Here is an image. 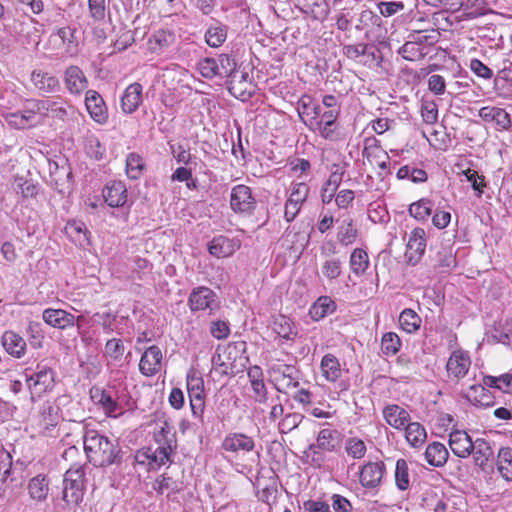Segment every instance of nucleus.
I'll return each mask as SVG.
<instances>
[{
  "instance_id": "obj_38",
  "label": "nucleus",
  "mask_w": 512,
  "mask_h": 512,
  "mask_svg": "<svg viewBox=\"0 0 512 512\" xmlns=\"http://www.w3.org/2000/svg\"><path fill=\"white\" fill-rule=\"evenodd\" d=\"M320 368L322 375L330 382L337 381L342 375L340 362L333 354L324 355L321 360Z\"/></svg>"
},
{
  "instance_id": "obj_35",
  "label": "nucleus",
  "mask_w": 512,
  "mask_h": 512,
  "mask_svg": "<svg viewBox=\"0 0 512 512\" xmlns=\"http://www.w3.org/2000/svg\"><path fill=\"white\" fill-rule=\"evenodd\" d=\"M227 25L217 22L210 25L205 31V42L211 48H219L227 39Z\"/></svg>"
},
{
  "instance_id": "obj_10",
  "label": "nucleus",
  "mask_w": 512,
  "mask_h": 512,
  "mask_svg": "<svg viewBox=\"0 0 512 512\" xmlns=\"http://www.w3.org/2000/svg\"><path fill=\"white\" fill-rule=\"evenodd\" d=\"M426 249L425 231L415 228L411 231L406 245L405 259L409 265L415 266L422 259Z\"/></svg>"
},
{
  "instance_id": "obj_60",
  "label": "nucleus",
  "mask_w": 512,
  "mask_h": 512,
  "mask_svg": "<svg viewBox=\"0 0 512 512\" xmlns=\"http://www.w3.org/2000/svg\"><path fill=\"white\" fill-rule=\"evenodd\" d=\"M13 189L24 199L34 198L38 194V186L31 181L24 180L23 178L15 179Z\"/></svg>"
},
{
  "instance_id": "obj_17",
  "label": "nucleus",
  "mask_w": 512,
  "mask_h": 512,
  "mask_svg": "<svg viewBox=\"0 0 512 512\" xmlns=\"http://www.w3.org/2000/svg\"><path fill=\"white\" fill-rule=\"evenodd\" d=\"M63 81L67 91L72 95H80L88 87L86 75L82 69L76 65L68 66L65 69Z\"/></svg>"
},
{
  "instance_id": "obj_48",
  "label": "nucleus",
  "mask_w": 512,
  "mask_h": 512,
  "mask_svg": "<svg viewBox=\"0 0 512 512\" xmlns=\"http://www.w3.org/2000/svg\"><path fill=\"white\" fill-rule=\"evenodd\" d=\"M306 126L315 132H318L321 137H323L326 140L329 141H336L339 139V132L337 130L336 123H318V120L316 121L311 120L310 123H306Z\"/></svg>"
},
{
  "instance_id": "obj_47",
  "label": "nucleus",
  "mask_w": 512,
  "mask_h": 512,
  "mask_svg": "<svg viewBox=\"0 0 512 512\" xmlns=\"http://www.w3.org/2000/svg\"><path fill=\"white\" fill-rule=\"evenodd\" d=\"M433 202L428 198H422L409 206V214L418 221H426L432 213Z\"/></svg>"
},
{
  "instance_id": "obj_8",
  "label": "nucleus",
  "mask_w": 512,
  "mask_h": 512,
  "mask_svg": "<svg viewBox=\"0 0 512 512\" xmlns=\"http://www.w3.org/2000/svg\"><path fill=\"white\" fill-rule=\"evenodd\" d=\"M309 186L304 183H296L291 188V193L285 203L284 217L287 222L293 221L299 213L303 203L309 194Z\"/></svg>"
},
{
  "instance_id": "obj_16",
  "label": "nucleus",
  "mask_w": 512,
  "mask_h": 512,
  "mask_svg": "<svg viewBox=\"0 0 512 512\" xmlns=\"http://www.w3.org/2000/svg\"><path fill=\"white\" fill-rule=\"evenodd\" d=\"M36 111L33 108V100L28 101L25 109L13 113H7L5 121L7 124L15 129H28L34 127L36 121Z\"/></svg>"
},
{
  "instance_id": "obj_2",
  "label": "nucleus",
  "mask_w": 512,
  "mask_h": 512,
  "mask_svg": "<svg viewBox=\"0 0 512 512\" xmlns=\"http://www.w3.org/2000/svg\"><path fill=\"white\" fill-rule=\"evenodd\" d=\"M24 376L32 395L41 396L43 393L51 391L55 384V373L46 364L39 363L35 369L26 368Z\"/></svg>"
},
{
  "instance_id": "obj_6",
  "label": "nucleus",
  "mask_w": 512,
  "mask_h": 512,
  "mask_svg": "<svg viewBox=\"0 0 512 512\" xmlns=\"http://www.w3.org/2000/svg\"><path fill=\"white\" fill-rule=\"evenodd\" d=\"M187 391L194 416H201L204 411V381L195 370L187 373Z\"/></svg>"
},
{
  "instance_id": "obj_5",
  "label": "nucleus",
  "mask_w": 512,
  "mask_h": 512,
  "mask_svg": "<svg viewBox=\"0 0 512 512\" xmlns=\"http://www.w3.org/2000/svg\"><path fill=\"white\" fill-rule=\"evenodd\" d=\"M270 373L278 392L286 393L289 389L296 388L299 385V371L293 365H274Z\"/></svg>"
},
{
  "instance_id": "obj_13",
  "label": "nucleus",
  "mask_w": 512,
  "mask_h": 512,
  "mask_svg": "<svg viewBox=\"0 0 512 512\" xmlns=\"http://www.w3.org/2000/svg\"><path fill=\"white\" fill-rule=\"evenodd\" d=\"M493 89L495 94L504 100H512V62L503 60V67L497 72Z\"/></svg>"
},
{
  "instance_id": "obj_30",
  "label": "nucleus",
  "mask_w": 512,
  "mask_h": 512,
  "mask_svg": "<svg viewBox=\"0 0 512 512\" xmlns=\"http://www.w3.org/2000/svg\"><path fill=\"white\" fill-rule=\"evenodd\" d=\"M1 343L5 351L15 358H21L25 354V340L13 331H5L1 337Z\"/></svg>"
},
{
  "instance_id": "obj_11",
  "label": "nucleus",
  "mask_w": 512,
  "mask_h": 512,
  "mask_svg": "<svg viewBox=\"0 0 512 512\" xmlns=\"http://www.w3.org/2000/svg\"><path fill=\"white\" fill-rule=\"evenodd\" d=\"M188 305L191 311H212L218 306L216 293L208 287L194 288L189 296Z\"/></svg>"
},
{
  "instance_id": "obj_55",
  "label": "nucleus",
  "mask_w": 512,
  "mask_h": 512,
  "mask_svg": "<svg viewBox=\"0 0 512 512\" xmlns=\"http://www.w3.org/2000/svg\"><path fill=\"white\" fill-rule=\"evenodd\" d=\"M401 347V340L394 332H387L383 334L381 339V350L386 356H394L398 353Z\"/></svg>"
},
{
  "instance_id": "obj_46",
  "label": "nucleus",
  "mask_w": 512,
  "mask_h": 512,
  "mask_svg": "<svg viewBox=\"0 0 512 512\" xmlns=\"http://www.w3.org/2000/svg\"><path fill=\"white\" fill-rule=\"evenodd\" d=\"M407 442L413 447L421 446L427 437L425 428L418 422L408 423L404 428Z\"/></svg>"
},
{
  "instance_id": "obj_59",
  "label": "nucleus",
  "mask_w": 512,
  "mask_h": 512,
  "mask_svg": "<svg viewBox=\"0 0 512 512\" xmlns=\"http://www.w3.org/2000/svg\"><path fill=\"white\" fill-rule=\"evenodd\" d=\"M395 482L399 490L404 491L409 487L408 464L404 459H398L395 468Z\"/></svg>"
},
{
  "instance_id": "obj_49",
  "label": "nucleus",
  "mask_w": 512,
  "mask_h": 512,
  "mask_svg": "<svg viewBox=\"0 0 512 512\" xmlns=\"http://www.w3.org/2000/svg\"><path fill=\"white\" fill-rule=\"evenodd\" d=\"M357 237V229L354 227L351 218L344 219L338 227L337 240L342 245L352 244Z\"/></svg>"
},
{
  "instance_id": "obj_15",
  "label": "nucleus",
  "mask_w": 512,
  "mask_h": 512,
  "mask_svg": "<svg viewBox=\"0 0 512 512\" xmlns=\"http://www.w3.org/2000/svg\"><path fill=\"white\" fill-rule=\"evenodd\" d=\"M363 157L367 158L369 161H372V158L380 160L377 162V165L381 170V172H379V175L382 178L390 174L389 157L385 151L380 149L379 141L376 138L370 137L364 140Z\"/></svg>"
},
{
  "instance_id": "obj_14",
  "label": "nucleus",
  "mask_w": 512,
  "mask_h": 512,
  "mask_svg": "<svg viewBox=\"0 0 512 512\" xmlns=\"http://www.w3.org/2000/svg\"><path fill=\"white\" fill-rule=\"evenodd\" d=\"M228 91L235 98L246 101L253 94V85L248 72L237 71L228 79Z\"/></svg>"
},
{
  "instance_id": "obj_51",
  "label": "nucleus",
  "mask_w": 512,
  "mask_h": 512,
  "mask_svg": "<svg viewBox=\"0 0 512 512\" xmlns=\"http://www.w3.org/2000/svg\"><path fill=\"white\" fill-rule=\"evenodd\" d=\"M29 493L33 499L44 500L47 497L49 487L45 476L37 475L32 478L28 485Z\"/></svg>"
},
{
  "instance_id": "obj_61",
  "label": "nucleus",
  "mask_w": 512,
  "mask_h": 512,
  "mask_svg": "<svg viewBox=\"0 0 512 512\" xmlns=\"http://www.w3.org/2000/svg\"><path fill=\"white\" fill-rule=\"evenodd\" d=\"M466 180L471 183L472 189L477 197H481L486 187L485 177L480 175L476 170L466 169L462 172Z\"/></svg>"
},
{
  "instance_id": "obj_36",
  "label": "nucleus",
  "mask_w": 512,
  "mask_h": 512,
  "mask_svg": "<svg viewBox=\"0 0 512 512\" xmlns=\"http://www.w3.org/2000/svg\"><path fill=\"white\" fill-rule=\"evenodd\" d=\"M337 305L334 300L329 296H320L316 302L311 306L309 315L315 321H319L324 317L334 313Z\"/></svg>"
},
{
  "instance_id": "obj_29",
  "label": "nucleus",
  "mask_w": 512,
  "mask_h": 512,
  "mask_svg": "<svg viewBox=\"0 0 512 512\" xmlns=\"http://www.w3.org/2000/svg\"><path fill=\"white\" fill-rule=\"evenodd\" d=\"M31 82L41 94L54 93L60 90L58 78L45 71H33Z\"/></svg>"
},
{
  "instance_id": "obj_37",
  "label": "nucleus",
  "mask_w": 512,
  "mask_h": 512,
  "mask_svg": "<svg viewBox=\"0 0 512 512\" xmlns=\"http://www.w3.org/2000/svg\"><path fill=\"white\" fill-rule=\"evenodd\" d=\"M447 448L440 442L429 444L425 450L426 461L435 467H442L448 460Z\"/></svg>"
},
{
  "instance_id": "obj_31",
  "label": "nucleus",
  "mask_w": 512,
  "mask_h": 512,
  "mask_svg": "<svg viewBox=\"0 0 512 512\" xmlns=\"http://www.w3.org/2000/svg\"><path fill=\"white\" fill-rule=\"evenodd\" d=\"M176 41L175 33L168 29H159L149 38V48L153 53L160 54Z\"/></svg>"
},
{
  "instance_id": "obj_4",
  "label": "nucleus",
  "mask_w": 512,
  "mask_h": 512,
  "mask_svg": "<svg viewBox=\"0 0 512 512\" xmlns=\"http://www.w3.org/2000/svg\"><path fill=\"white\" fill-rule=\"evenodd\" d=\"M256 205V198L249 186L238 184L232 187L230 193V208L233 212L241 215H251Z\"/></svg>"
},
{
  "instance_id": "obj_32",
  "label": "nucleus",
  "mask_w": 512,
  "mask_h": 512,
  "mask_svg": "<svg viewBox=\"0 0 512 512\" xmlns=\"http://www.w3.org/2000/svg\"><path fill=\"white\" fill-rule=\"evenodd\" d=\"M298 114L304 124L310 123L311 120H318L321 113V107L315 103L311 96L303 95L298 101Z\"/></svg>"
},
{
  "instance_id": "obj_28",
  "label": "nucleus",
  "mask_w": 512,
  "mask_h": 512,
  "mask_svg": "<svg viewBox=\"0 0 512 512\" xmlns=\"http://www.w3.org/2000/svg\"><path fill=\"white\" fill-rule=\"evenodd\" d=\"M143 87L140 83L130 84L121 97V109L125 114L134 113L142 103Z\"/></svg>"
},
{
  "instance_id": "obj_64",
  "label": "nucleus",
  "mask_w": 512,
  "mask_h": 512,
  "mask_svg": "<svg viewBox=\"0 0 512 512\" xmlns=\"http://www.w3.org/2000/svg\"><path fill=\"white\" fill-rule=\"evenodd\" d=\"M75 30L69 26L62 27L58 30L57 35L62 41V44L66 46V52L74 54L77 48V42L75 40Z\"/></svg>"
},
{
  "instance_id": "obj_27",
  "label": "nucleus",
  "mask_w": 512,
  "mask_h": 512,
  "mask_svg": "<svg viewBox=\"0 0 512 512\" xmlns=\"http://www.w3.org/2000/svg\"><path fill=\"white\" fill-rule=\"evenodd\" d=\"M103 198L110 207H121L127 202V188L122 181L108 182L103 189Z\"/></svg>"
},
{
  "instance_id": "obj_43",
  "label": "nucleus",
  "mask_w": 512,
  "mask_h": 512,
  "mask_svg": "<svg viewBox=\"0 0 512 512\" xmlns=\"http://www.w3.org/2000/svg\"><path fill=\"white\" fill-rule=\"evenodd\" d=\"M497 468L503 479L512 481V449L502 447L498 452Z\"/></svg>"
},
{
  "instance_id": "obj_26",
  "label": "nucleus",
  "mask_w": 512,
  "mask_h": 512,
  "mask_svg": "<svg viewBox=\"0 0 512 512\" xmlns=\"http://www.w3.org/2000/svg\"><path fill=\"white\" fill-rule=\"evenodd\" d=\"M479 117L485 122H495L498 130H508L511 127V117L503 108L485 106L480 108Z\"/></svg>"
},
{
  "instance_id": "obj_52",
  "label": "nucleus",
  "mask_w": 512,
  "mask_h": 512,
  "mask_svg": "<svg viewBox=\"0 0 512 512\" xmlns=\"http://www.w3.org/2000/svg\"><path fill=\"white\" fill-rule=\"evenodd\" d=\"M172 452V446L169 441H166L165 445H159L154 451L149 449L145 455L150 463H154L157 466H162L170 460V454Z\"/></svg>"
},
{
  "instance_id": "obj_18",
  "label": "nucleus",
  "mask_w": 512,
  "mask_h": 512,
  "mask_svg": "<svg viewBox=\"0 0 512 512\" xmlns=\"http://www.w3.org/2000/svg\"><path fill=\"white\" fill-rule=\"evenodd\" d=\"M342 435L334 428H324L319 431L316 443L309 445V450L320 449L326 452H335L341 445Z\"/></svg>"
},
{
  "instance_id": "obj_53",
  "label": "nucleus",
  "mask_w": 512,
  "mask_h": 512,
  "mask_svg": "<svg viewBox=\"0 0 512 512\" xmlns=\"http://www.w3.org/2000/svg\"><path fill=\"white\" fill-rule=\"evenodd\" d=\"M218 66V75L220 78H230L232 74H235L238 70L236 69L237 63L233 56L229 54H220L216 58Z\"/></svg>"
},
{
  "instance_id": "obj_44",
  "label": "nucleus",
  "mask_w": 512,
  "mask_h": 512,
  "mask_svg": "<svg viewBox=\"0 0 512 512\" xmlns=\"http://www.w3.org/2000/svg\"><path fill=\"white\" fill-rule=\"evenodd\" d=\"M474 460L476 465L484 467L493 456L490 444L483 438H477L473 444Z\"/></svg>"
},
{
  "instance_id": "obj_40",
  "label": "nucleus",
  "mask_w": 512,
  "mask_h": 512,
  "mask_svg": "<svg viewBox=\"0 0 512 512\" xmlns=\"http://www.w3.org/2000/svg\"><path fill=\"white\" fill-rule=\"evenodd\" d=\"M350 269L356 276L365 274L369 267V257L367 252L362 248H355L349 260Z\"/></svg>"
},
{
  "instance_id": "obj_57",
  "label": "nucleus",
  "mask_w": 512,
  "mask_h": 512,
  "mask_svg": "<svg viewBox=\"0 0 512 512\" xmlns=\"http://www.w3.org/2000/svg\"><path fill=\"white\" fill-rule=\"evenodd\" d=\"M345 452L353 459H361L367 452L366 444L357 437H350L345 440Z\"/></svg>"
},
{
  "instance_id": "obj_45",
  "label": "nucleus",
  "mask_w": 512,
  "mask_h": 512,
  "mask_svg": "<svg viewBox=\"0 0 512 512\" xmlns=\"http://www.w3.org/2000/svg\"><path fill=\"white\" fill-rule=\"evenodd\" d=\"M398 53L408 61H419L427 55L426 48L420 47L411 37L400 47Z\"/></svg>"
},
{
  "instance_id": "obj_41",
  "label": "nucleus",
  "mask_w": 512,
  "mask_h": 512,
  "mask_svg": "<svg viewBox=\"0 0 512 512\" xmlns=\"http://www.w3.org/2000/svg\"><path fill=\"white\" fill-rule=\"evenodd\" d=\"M421 317L412 309L406 308L399 315V325L403 331L411 334L421 327Z\"/></svg>"
},
{
  "instance_id": "obj_25",
  "label": "nucleus",
  "mask_w": 512,
  "mask_h": 512,
  "mask_svg": "<svg viewBox=\"0 0 512 512\" xmlns=\"http://www.w3.org/2000/svg\"><path fill=\"white\" fill-rule=\"evenodd\" d=\"M382 414L387 424L397 430H403L411 419L409 412L397 404L385 406Z\"/></svg>"
},
{
  "instance_id": "obj_22",
  "label": "nucleus",
  "mask_w": 512,
  "mask_h": 512,
  "mask_svg": "<svg viewBox=\"0 0 512 512\" xmlns=\"http://www.w3.org/2000/svg\"><path fill=\"white\" fill-rule=\"evenodd\" d=\"M448 443L452 452L459 458H467L473 452L474 441L465 431H452Z\"/></svg>"
},
{
  "instance_id": "obj_3",
  "label": "nucleus",
  "mask_w": 512,
  "mask_h": 512,
  "mask_svg": "<svg viewBox=\"0 0 512 512\" xmlns=\"http://www.w3.org/2000/svg\"><path fill=\"white\" fill-rule=\"evenodd\" d=\"M33 108L34 111L41 116L65 121L68 118L69 109H71L72 106L69 104L68 100L58 96L33 100Z\"/></svg>"
},
{
  "instance_id": "obj_42",
  "label": "nucleus",
  "mask_w": 512,
  "mask_h": 512,
  "mask_svg": "<svg viewBox=\"0 0 512 512\" xmlns=\"http://www.w3.org/2000/svg\"><path fill=\"white\" fill-rule=\"evenodd\" d=\"M342 265L339 258H325L320 267L322 277L332 283L342 274Z\"/></svg>"
},
{
  "instance_id": "obj_24",
  "label": "nucleus",
  "mask_w": 512,
  "mask_h": 512,
  "mask_svg": "<svg viewBox=\"0 0 512 512\" xmlns=\"http://www.w3.org/2000/svg\"><path fill=\"white\" fill-rule=\"evenodd\" d=\"M42 318L47 325L60 330L75 324V316L63 309L47 308L43 311Z\"/></svg>"
},
{
  "instance_id": "obj_58",
  "label": "nucleus",
  "mask_w": 512,
  "mask_h": 512,
  "mask_svg": "<svg viewBox=\"0 0 512 512\" xmlns=\"http://www.w3.org/2000/svg\"><path fill=\"white\" fill-rule=\"evenodd\" d=\"M125 345L121 339L112 338L109 339L104 348V355L113 361H121L125 353Z\"/></svg>"
},
{
  "instance_id": "obj_63",
  "label": "nucleus",
  "mask_w": 512,
  "mask_h": 512,
  "mask_svg": "<svg viewBox=\"0 0 512 512\" xmlns=\"http://www.w3.org/2000/svg\"><path fill=\"white\" fill-rule=\"evenodd\" d=\"M483 383L487 387L496 388L501 391H507V388L510 387L512 383V375L509 373H504L500 376H484Z\"/></svg>"
},
{
  "instance_id": "obj_20",
  "label": "nucleus",
  "mask_w": 512,
  "mask_h": 512,
  "mask_svg": "<svg viewBox=\"0 0 512 512\" xmlns=\"http://www.w3.org/2000/svg\"><path fill=\"white\" fill-rule=\"evenodd\" d=\"M85 106L90 117L99 124H104L108 120V113L102 96L94 91L88 90L85 97Z\"/></svg>"
},
{
  "instance_id": "obj_9",
  "label": "nucleus",
  "mask_w": 512,
  "mask_h": 512,
  "mask_svg": "<svg viewBox=\"0 0 512 512\" xmlns=\"http://www.w3.org/2000/svg\"><path fill=\"white\" fill-rule=\"evenodd\" d=\"M471 366V359L467 352L457 349L453 351L446 363L447 376L450 380L458 382L464 378Z\"/></svg>"
},
{
  "instance_id": "obj_39",
  "label": "nucleus",
  "mask_w": 512,
  "mask_h": 512,
  "mask_svg": "<svg viewBox=\"0 0 512 512\" xmlns=\"http://www.w3.org/2000/svg\"><path fill=\"white\" fill-rule=\"evenodd\" d=\"M63 500L68 504L78 505L84 496L85 482L63 481Z\"/></svg>"
},
{
  "instance_id": "obj_1",
  "label": "nucleus",
  "mask_w": 512,
  "mask_h": 512,
  "mask_svg": "<svg viewBox=\"0 0 512 512\" xmlns=\"http://www.w3.org/2000/svg\"><path fill=\"white\" fill-rule=\"evenodd\" d=\"M83 444L88 461L95 467H108L121 461V449L117 440L97 430L87 429Z\"/></svg>"
},
{
  "instance_id": "obj_7",
  "label": "nucleus",
  "mask_w": 512,
  "mask_h": 512,
  "mask_svg": "<svg viewBox=\"0 0 512 512\" xmlns=\"http://www.w3.org/2000/svg\"><path fill=\"white\" fill-rule=\"evenodd\" d=\"M90 397L108 417L117 418L124 412L122 406L117 402L111 391L99 387H93L90 390Z\"/></svg>"
},
{
  "instance_id": "obj_50",
  "label": "nucleus",
  "mask_w": 512,
  "mask_h": 512,
  "mask_svg": "<svg viewBox=\"0 0 512 512\" xmlns=\"http://www.w3.org/2000/svg\"><path fill=\"white\" fill-rule=\"evenodd\" d=\"M145 163L137 153H129L126 157V174L130 179H139L143 173Z\"/></svg>"
},
{
  "instance_id": "obj_34",
  "label": "nucleus",
  "mask_w": 512,
  "mask_h": 512,
  "mask_svg": "<svg viewBox=\"0 0 512 512\" xmlns=\"http://www.w3.org/2000/svg\"><path fill=\"white\" fill-rule=\"evenodd\" d=\"M235 250L236 245L234 241L222 235L214 237L208 244L209 253L217 258L228 257Z\"/></svg>"
},
{
  "instance_id": "obj_33",
  "label": "nucleus",
  "mask_w": 512,
  "mask_h": 512,
  "mask_svg": "<svg viewBox=\"0 0 512 512\" xmlns=\"http://www.w3.org/2000/svg\"><path fill=\"white\" fill-rule=\"evenodd\" d=\"M50 178L51 184L59 193L64 194L71 189L72 171L67 160L62 159L61 169L54 172Z\"/></svg>"
},
{
  "instance_id": "obj_23",
  "label": "nucleus",
  "mask_w": 512,
  "mask_h": 512,
  "mask_svg": "<svg viewBox=\"0 0 512 512\" xmlns=\"http://www.w3.org/2000/svg\"><path fill=\"white\" fill-rule=\"evenodd\" d=\"M222 448L232 453H248L254 450L255 442L252 437L244 433H230L225 436Z\"/></svg>"
},
{
  "instance_id": "obj_19",
  "label": "nucleus",
  "mask_w": 512,
  "mask_h": 512,
  "mask_svg": "<svg viewBox=\"0 0 512 512\" xmlns=\"http://www.w3.org/2000/svg\"><path fill=\"white\" fill-rule=\"evenodd\" d=\"M462 396L474 406L491 407L495 403V397L487 386L474 384L463 391Z\"/></svg>"
},
{
  "instance_id": "obj_56",
  "label": "nucleus",
  "mask_w": 512,
  "mask_h": 512,
  "mask_svg": "<svg viewBox=\"0 0 512 512\" xmlns=\"http://www.w3.org/2000/svg\"><path fill=\"white\" fill-rule=\"evenodd\" d=\"M152 488L158 493L163 494L164 492L169 493H177L181 490L180 484L174 480L172 477L163 474L158 477L154 483Z\"/></svg>"
},
{
  "instance_id": "obj_62",
  "label": "nucleus",
  "mask_w": 512,
  "mask_h": 512,
  "mask_svg": "<svg viewBox=\"0 0 512 512\" xmlns=\"http://www.w3.org/2000/svg\"><path fill=\"white\" fill-rule=\"evenodd\" d=\"M434 261L436 265L441 268L454 267L456 265V259L452 247H441L437 251Z\"/></svg>"
},
{
  "instance_id": "obj_12",
  "label": "nucleus",
  "mask_w": 512,
  "mask_h": 512,
  "mask_svg": "<svg viewBox=\"0 0 512 512\" xmlns=\"http://www.w3.org/2000/svg\"><path fill=\"white\" fill-rule=\"evenodd\" d=\"M385 471L386 467L383 461L365 463L359 472L360 484L367 489L378 487L382 482Z\"/></svg>"
},
{
  "instance_id": "obj_54",
  "label": "nucleus",
  "mask_w": 512,
  "mask_h": 512,
  "mask_svg": "<svg viewBox=\"0 0 512 512\" xmlns=\"http://www.w3.org/2000/svg\"><path fill=\"white\" fill-rule=\"evenodd\" d=\"M222 353L226 361L231 362V364L236 368V361L241 359L246 353V342H231L222 350Z\"/></svg>"
},
{
  "instance_id": "obj_21",
  "label": "nucleus",
  "mask_w": 512,
  "mask_h": 512,
  "mask_svg": "<svg viewBox=\"0 0 512 512\" xmlns=\"http://www.w3.org/2000/svg\"><path fill=\"white\" fill-rule=\"evenodd\" d=\"M162 351L156 346L148 347L139 362V370L145 376H153L157 374L161 368Z\"/></svg>"
}]
</instances>
